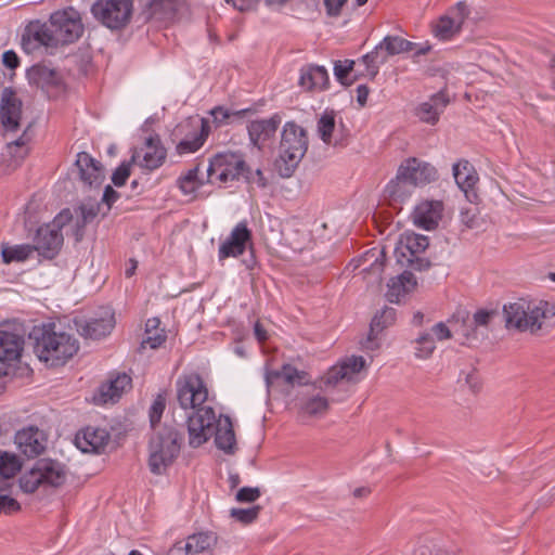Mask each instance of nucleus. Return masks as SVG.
Here are the masks:
<instances>
[{"label": "nucleus", "instance_id": "nucleus-1", "mask_svg": "<svg viewBox=\"0 0 555 555\" xmlns=\"http://www.w3.org/2000/svg\"><path fill=\"white\" fill-rule=\"evenodd\" d=\"M208 398V389L197 373L184 375L177 380V399L183 410L191 409L186 416L189 444L198 448L215 436L218 449L227 454H234L236 438L233 424L228 415L217 420L211 406H202Z\"/></svg>", "mask_w": 555, "mask_h": 555}, {"label": "nucleus", "instance_id": "nucleus-2", "mask_svg": "<svg viewBox=\"0 0 555 555\" xmlns=\"http://www.w3.org/2000/svg\"><path fill=\"white\" fill-rule=\"evenodd\" d=\"M34 351L38 359L51 367L65 365L79 350L78 340L66 332H56L55 324L34 327Z\"/></svg>", "mask_w": 555, "mask_h": 555}, {"label": "nucleus", "instance_id": "nucleus-3", "mask_svg": "<svg viewBox=\"0 0 555 555\" xmlns=\"http://www.w3.org/2000/svg\"><path fill=\"white\" fill-rule=\"evenodd\" d=\"M503 317L507 330L534 334L552 324L555 307L545 300L531 302L520 299L504 305Z\"/></svg>", "mask_w": 555, "mask_h": 555}, {"label": "nucleus", "instance_id": "nucleus-4", "mask_svg": "<svg viewBox=\"0 0 555 555\" xmlns=\"http://www.w3.org/2000/svg\"><path fill=\"white\" fill-rule=\"evenodd\" d=\"M308 146L307 130L293 120L286 121L281 131L279 157L275 160L281 177L288 178L293 175L306 155Z\"/></svg>", "mask_w": 555, "mask_h": 555}, {"label": "nucleus", "instance_id": "nucleus-5", "mask_svg": "<svg viewBox=\"0 0 555 555\" xmlns=\"http://www.w3.org/2000/svg\"><path fill=\"white\" fill-rule=\"evenodd\" d=\"M183 442V434L176 425L165 424L150 440V470L163 475L178 457Z\"/></svg>", "mask_w": 555, "mask_h": 555}, {"label": "nucleus", "instance_id": "nucleus-6", "mask_svg": "<svg viewBox=\"0 0 555 555\" xmlns=\"http://www.w3.org/2000/svg\"><path fill=\"white\" fill-rule=\"evenodd\" d=\"M66 480L65 466L55 460L39 459L20 477V487L25 493H34L39 487L62 486Z\"/></svg>", "mask_w": 555, "mask_h": 555}, {"label": "nucleus", "instance_id": "nucleus-7", "mask_svg": "<svg viewBox=\"0 0 555 555\" xmlns=\"http://www.w3.org/2000/svg\"><path fill=\"white\" fill-rule=\"evenodd\" d=\"M207 181L208 183H222L232 182L244 177L248 182L251 181L249 177V168L247 167L242 155L236 153H219L215 155L207 167Z\"/></svg>", "mask_w": 555, "mask_h": 555}, {"label": "nucleus", "instance_id": "nucleus-8", "mask_svg": "<svg viewBox=\"0 0 555 555\" xmlns=\"http://www.w3.org/2000/svg\"><path fill=\"white\" fill-rule=\"evenodd\" d=\"M24 335L12 324H0V377L13 376L24 350Z\"/></svg>", "mask_w": 555, "mask_h": 555}, {"label": "nucleus", "instance_id": "nucleus-9", "mask_svg": "<svg viewBox=\"0 0 555 555\" xmlns=\"http://www.w3.org/2000/svg\"><path fill=\"white\" fill-rule=\"evenodd\" d=\"M132 12V0H98L91 7L94 18L112 30L125 28L131 20Z\"/></svg>", "mask_w": 555, "mask_h": 555}, {"label": "nucleus", "instance_id": "nucleus-10", "mask_svg": "<svg viewBox=\"0 0 555 555\" xmlns=\"http://www.w3.org/2000/svg\"><path fill=\"white\" fill-rule=\"evenodd\" d=\"M49 22L55 48L75 42L83 33L80 15L73 8L52 13Z\"/></svg>", "mask_w": 555, "mask_h": 555}, {"label": "nucleus", "instance_id": "nucleus-11", "mask_svg": "<svg viewBox=\"0 0 555 555\" xmlns=\"http://www.w3.org/2000/svg\"><path fill=\"white\" fill-rule=\"evenodd\" d=\"M468 14L469 10L467 4L463 1L457 2L454 7L450 8L446 14L441 15L431 24L434 37L440 41L452 40L461 33L464 21Z\"/></svg>", "mask_w": 555, "mask_h": 555}, {"label": "nucleus", "instance_id": "nucleus-12", "mask_svg": "<svg viewBox=\"0 0 555 555\" xmlns=\"http://www.w3.org/2000/svg\"><path fill=\"white\" fill-rule=\"evenodd\" d=\"M141 11L139 18L143 22H156L168 25L176 21L178 0H140Z\"/></svg>", "mask_w": 555, "mask_h": 555}, {"label": "nucleus", "instance_id": "nucleus-13", "mask_svg": "<svg viewBox=\"0 0 555 555\" xmlns=\"http://www.w3.org/2000/svg\"><path fill=\"white\" fill-rule=\"evenodd\" d=\"M50 22L31 21L22 35L21 44L26 53H33L37 49L44 47L55 48Z\"/></svg>", "mask_w": 555, "mask_h": 555}, {"label": "nucleus", "instance_id": "nucleus-14", "mask_svg": "<svg viewBox=\"0 0 555 555\" xmlns=\"http://www.w3.org/2000/svg\"><path fill=\"white\" fill-rule=\"evenodd\" d=\"M281 122L282 116L279 113H274L268 118L251 120L247 125L250 144L259 151H262L267 144L275 138Z\"/></svg>", "mask_w": 555, "mask_h": 555}, {"label": "nucleus", "instance_id": "nucleus-15", "mask_svg": "<svg viewBox=\"0 0 555 555\" xmlns=\"http://www.w3.org/2000/svg\"><path fill=\"white\" fill-rule=\"evenodd\" d=\"M247 244L251 245V231L248 229L246 221H241L233 228L229 237L220 244L218 250L219 261L243 255Z\"/></svg>", "mask_w": 555, "mask_h": 555}, {"label": "nucleus", "instance_id": "nucleus-16", "mask_svg": "<svg viewBox=\"0 0 555 555\" xmlns=\"http://www.w3.org/2000/svg\"><path fill=\"white\" fill-rule=\"evenodd\" d=\"M400 178L406 179L410 184L415 188L430 183L437 178L436 168L427 162H423L416 157L405 159L398 168Z\"/></svg>", "mask_w": 555, "mask_h": 555}, {"label": "nucleus", "instance_id": "nucleus-17", "mask_svg": "<svg viewBox=\"0 0 555 555\" xmlns=\"http://www.w3.org/2000/svg\"><path fill=\"white\" fill-rule=\"evenodd\" d=\"M27 79L30 85L40 88L46 93H57L64 89L62 75L43 64H36L27 69Z\"/></svg>", "mask_w": 555, "mask_h": 555}, {"label": "nucleus", "instance_id": "nucleus-18", "mask_svg": "<svg viewBox=\"0 0 555 555\" xmlns=\"http://www.w3.org/2000/svg\"><path fill=\"white\" fill-rule=\"evenodd\" d=\"M364 366L365 359L362 356L347 357L340 363L332 366L321 378V383L327 388L344 379L351 380L352 376L363 370Z\"/></svg>", "mask_w": 555, "mask_h": 555}, {"label": "nucleus", "instance_id": "nucleus-19", "mask_svg": "<svg viewBox=\"0 0 555 555\" xmlns=\"http://www.w3.org/2000/svg\"><path fill=\"white\" fill-rule=\"evenodd\" d=\"M34 242L35 251L46 259H53L60 253L64 237L59 229L42 225L37 230Z\"/></svg>", "mask_w": 555, "mask_h": 555}, {"label": "nucleus", "instance_id": "nucleus-20", "mask_svg": "<svg viewBox=\"0 0 555 555\" xmlns=\"http://www.w3.org/2000/svg\"><path fill=\"white\" fill-rule=\"evenodd\" d=\"M216 543L217 535L214 532H198L189 535L184 541L176 542L168 555H198L210 550Z\"/></svg>", "mask_w": 555, "mask_h": 555}, {"label": "nucleus", "instance_id": "nucleus-21", "mask_svg": "<svg viewBox=\"0 0 555 555\" xmlns=\"http://www.w3.org/2000/svg\"><path fill=\"white\" fill-rule=\"evenodd\" d=\"M22 116V101L11 88H4L1 95L0 120L5 130L16 131Z\"/></svg>", "mask_w": 555, "mask_h": 555}, {"label": "nucleus", "instance_id": "nucleus-22", "mask_svg": "<svg viewBox=\"0 0 555 555\" xmlns=\"http://www.w3.org/2000/svg\"><path fill=\"white\" fill-rule=\"evenodd\" d=\"M442 211L441 201H423L414 208V224L426 231L435 230L441 220Z\"/></svg>", "mask_w": 555, "mask_h": 555}, {"label": "nucleus", "instance_id": "nucleus-23", "mask_svg": "<svg viewBox=\"0 0 555 555\" xmlns=\"http://www.w3.org/2000/svg\"><path fill=\"white\" fill-rule=\"evenodd\" d=\"M15 444L21 453L27 457H35L44 451L46 439L42 431L37 427L29 426L16 433Z\"/></svg>", "mask_w": 555, "mask_h": 555}, {"label": "nucleus", "instance_id": "nucleus-24", "mask_svg": "<svg viewBox=\"0 0 555 555\" xmlns=\"http://www.w3.org/2000/svg\"><path fill=\"white\" fill-rule=\"evenodd\" d=\"M75 166L78 168L80 180L89 186H100L105 178L104 168L89 153L77 154Z\"/></svg>", "mask_w": 555, "mask_h": 555}, {"label": "nucleus", "instance_id": "nucleus-25", "mask_svg": "<svg viewBox=\"0 0 555 555\" xmlns=\"http://www.w3.org/2000/svg\"><path fill=\"white\" fill-rule=\"evenodd\" d=\"M108 433L103 428L87 427L75 437V443L82 452H100L107 444Z\"/></svg>", "mask_w": 555, "mask_h": 555}, {"label": "nucleus", "instance_id": "nucleus-26", "mask_svg": "<svg viewBox=\"0 0 555 555\" xmlns=\"http://www.w3.org/2000/svg\"><path fill=\"white\" fill-rule=\"evenodd\" d=\"M298 85L307 91H323L328 88L330 77L326 68L320 65H307L300 69Z\"/></svg>", "mask_w": 555, "mask_h": 555}, {"label": "nucleus", "instance_id": "nucleus-27", "mask_svg": "<svg viewBox=\"0 0 555 555\" xmlns=\"http://www.w3.org/2000/svg\"><path fill=\"white\" fill-rule=\"evenodd\" d=\"M449 104V98L443 91H439L431 95L428 101L423 102L416 108V116L423 122L436 125L440 114Z\"/></svg>", "mask_w": 555, "mask_h": 555}, {"label": "nucleus", "instance_id": "nucleus-28", "mask_svg": "<svg viewBox=\"0 0 555 555\" xmlns=\"http://www.w3.org/2000/svg\"><path fill=\"white\" fill-rule=\"evenodd\" d=\"M144 154L140 162V166L143 169L153 171L159 168L167 156V151L163 146L158 135H151L145 140Z\"/></svg>", "mask_w": 555, "mask_h": 555}, {"label": "nucleus", "instance_id": "nucleus-29", "mask_svg": "<svg viewBox=\"0 0 555 555\" xmlns=\"http://www.w3.org/2000/svg\"><path fill=\"white\" fill-rule=\"evenodd\" d=\"M397 318V311L395 308L385 307L378 311L372 319L370 324V333L364 344L367 349H375L378 345L375 343L378 334L385 328L395 324Z\"/></svg>", "mask_w": 555, "mask_h": 555}, {"label": "nucleus", "instance_id": "nucleus-30", "mask_svg": "<svg viewBox=\"0 0 555 555\" xmlns=\"http://www.w3.org/2000/svg\"><path fill=\"white\" fill-rule=\"evenodd\" d=\"M416 286V280L412 272L404 271L400 275L389 280L386 298L389 302L398 304L408 293Z\"/></svg>", "mask_w": 555, "mask_h": 555}, {"label": "nucleus", "instance_id": "nucleus-31", "mask_svg": "<svg viewBox=\"0 0 555 555\" xmlns=\"http://www.w3.org/2000/svg\"><path fill=\"white\" fill-rule=\"evenodd\" d=\"M131 388V377L126 373H119L115 378L102 384L99 388L100 401L103 403L115 402L121 395Z\"/></svg>", "mask_w": 555, "mask_h": 555}, {"label": "nucleus", "instance_id": "nucleus-32", "mask_svg": "<svg viewBox=\"0 0 555 555\" xmlns=\"http://www.w3.org/2000/svg\"><path fill=\"white\" fill-rule=\"evenodd\" d=\"M453 177L459 188L468 197L469 192L478 182V175L468 160H461L453 165Z\"/></svg>", "mask_w": 555, "mask_h": 555}, {"label": "nucleus", "instance_id": "nucleus-33", "mask_svg": "<svg viewBox=\"0 0 555 555\" xmlns=\"http://www.w3.org/2000/svg\"><path fill=\"white\" fill-rule=\"evenodd\" d=\"M414 189L415 186L410 184L406 179L400 178V172L397 171L396 178L386 185L385 195L391 202L402 203L411 195Z\"/></svg>", "mask_w": 555, "mask_h": 555}, {"label": "nucleus", "instance_id": "nucleus-34", "mask_svg": "<svg viewBox=\"0 0 555 555\" xmlns=\"http://www.w3.org/2000/svg\"><path fill=\"white\" fill-rule=\"evenodd\" d=\"M1 257L5 264L12 262H24L30 258L35 251L34 246L30 244L10 245L9 243H1Z\"/></svg>", "mask_w": 555, "mask_h": 555}, {"label": "nucleus", "instance_id": "nucleus-35", "mask_svg": "<svg viewBox=\"0 0 555 555\" xmlns=\"http://www.w3.org/2000/svg\"><path fill=\"white\" fill-rule=\"evenodd\" d=\"M114 327V315L107 314L105 318L92 319L82 327V335L91 339H101L108 335Z\"/></svg>", "mask_w": 555, "mask_h": 555}, {"label": "nucleus", "instance_id": "nucleus-36", "mask_svg": "<svg viewBox=\"0 0 555 555\" xmlns=\"http://www.w3.org/2000/svg\"><path fill=\"white\" fill-rule=\"evenodd\" d=\"M253 113H255V109L251 107L231 111L224 106H216L210 111V115L212 117V121L216 124V127L233 124L236 120H241L248 114Z\"/></svg>", "mask_w": 555, "mask_h": 555}, {"label": "nucleus", "instance_id": "nucleus-37", "mask_svg": "<svg viewBox=\"0 0 555 555\" xmlns=\"http://www.w3.org/2000/svg\"><path fill=\"white\" fill-rule=\"evenodd\" d=\"M335 130V116L333 112H324L318 120L317 131L320 139L327 145L343 146V140L333 141V132Z\"/></svg>", "mask_w": 555, "mask_h": 555}, {"label": "nucleus", "instance_id": "nucleus-38", "mask_svg": "<svg viewBox=\"0 0 555 555\" xmlns=\"http://www.w3.org/2000/svg\"><path fill=\"white\" fill-rule=\"evenodd\" d=\"M416 43L409 41L400 36H386L378 44L377 49L385 50V55H396L405 52H412Z\"/></svg>", "mask_w": 555, "mask_h": 555}, {"label": "nucleus", "instance_id": "nucleus-39", "mask_svg": "<svg viewBox=\"0 0 555 555\" xmlns=\"http://www.w3.org/2000/svg\"><path fill=\"white\" fill-rule=\"evenodd\" d=\"M305 377L306 373L304 371H299L291 364H284L279 371L269 372L266 376V380L267 384L270 385L274 380L282 378L288 385H301L304 384Z\"/></svg>", "mask_w": 555, "mask_h": 555}, {"label": "nucleus", "instance_id": "nucleus-40", "mask_svg": "<svg viewBox=\"0 0 555 555\" xmlns=\"http://www.w3.org/2000/svg\"><path fill=\"white\" fill-rule=\"evenodd\" d=\"M209 126L206 119H202L201 131L196 132L192 139L181 140L177 146V153L180 155L194 153L199 150L208 137Z\"/></svg>", "mask_w": 555, "mask_h": 555}, {"label": "nucleus", "instance_id": "nucleus-41", "mask_svg": "<svg viewBox=\"0 0 555 555\" xmlns=\"http://www.w3.org/2000/svg\"><path fill=\"white\" fill-rule=\"evenodd\" d=\"M415 351L414 354L417 359H428L431 357L436 349L434 336L428 332L421 333L414 340Z\"/></svg>", "mask_w": 555, "mask_h": 555}, {"label": "nucleus", "instance_id": "nucleus-42", "mask_svg": "<svg viewBox=\"0 0 555 555\" xmlns=\"http://www.w3.org/2000/svg\"><path fill=\"white\" fill-rule=\"evenodd\" d=\"M382 49H375L361 57V62L365 65L366 72L371 78H374L379 70V66L385 64L387 60V55L382 53Z\"/></svg>", "mask_w": 555, "mask_h": 555}, {"label": "nucleus", "instance_id": "nucleus-43", "mask_svg": "<svg viewBox=\"0 0 555 555\" xmlns=\"http://www.w3.org/2000/svg\"><path fill=\"white\" fill-rule=\"evenodd\" d=\"M20 459L8 452H0V477L9 479L14 477L21 469Z\"/></svg>", "mask_w": 555, "mask_h": 555}, {"label": "nucleus", "instance_id": "nucleus-44", "mask_svg": "<svg viewBox=\"0 0 555 555\" xmlns=\"http://www.w3.org/2000/svg\"><path fill=\"white\" fill-rule=\"evenodd\" d=\"M429 246V238L422 234H411L406 236V243L402 251L410 256H416L424 253Z\"/></svg>", "mask_w": 555, "mask_h": 555}, {"label": "nucleus", "instance_id": "nucleus-45", "mask_svg": "<svg viewBox=\"0 0 555 555\" xmlns=\"http://www.w3.org/2000/svg\"><path fill=\"white\" fill-rule=\"evenodd\" d=\"M327 409V399L319 395L309 398L301 406V410L310 416L323 415Z\"/></svg>", "mask_w": 555, "mask_h": 555}, {"label": "nucleus", "instance_id": "nucleus-46", "mask_svg": "<svg viewBox=\"0 0 555 555\" xmlns=\"http://www.w3.org/2000/svg\"><path fill=\"white\" fill-rule=\"evenodd\" d=\"M496 314L498 312L495 310L478 309L473 317L469 318V326H475L478 332L482 330L481 334L483 335Z\"/></svg>", "mask_w": 555, "mask_h": 555}, {"label": "nucleus", "instance_id": "nucleus-47", "mask_svg": "<svg viewBox=\"0 0 555 555\" xmlns=\"http://www.w3.org/2000/svg\"><path fill=\"white\" fill-rule=\"evenodd\" d=\"M261 509L260 505H254L249 508H231L230 515L241 524L249 525L258 518Z\"/></svg>", "mask_w": 555, "mask_h": 555}, {"label": "nucleus", "instance_id": "nucleus-48", "mask_svg": "<svg viewBox=\"0 0 555 555\" xmlns=\"http://www.w3.org/2000/svg\"><path fill=\"white\" fill-rule=\"evenodd\" d=\"M166 408V396L164 393H158L151 408H150V423L153 428L160 422L162 415Z\"/></svg>", "mask_w": 555, "mask_h": 555}, {"label": "nucleus", "instance_id": "nucleus-49", "mask_svg": "<svg viewBox=\"0 0 555 555\" xmlns=\"http://www.w3.org/2000/svg\"><path fill=\"white\" fill-rule=\"evenodd\" d=\"M401 257L402 258H399L398 261L412 270L424 271L430 267V261L424 257H421L420 255L410 256L404 251H401Z\"/></svg>", "mask_w": 555, "mask_h": 555}, {"label": "nucleus", "instance_id": "nucleus-50", "mask_svg": "<svg viewBox=\"0 0 555 555\" xmlns=\"http://www.w3.org/2000/svg\"><path fill=\"white\" fill-rule=\"evenodd\" d=\"M354 65V61L352 60H345V61H336L334 65V75L336 79L346 86H350L352 81L346 82V78L349 75V73L352 70Z\"/></svg>", "mask_w": 555, "mask_h": 555}, {"label": "nucleus", "instance_id": "nucleus-51", "mask_svg": "<svg viewBox=\"0 0 555 555\" xmlns=\"http://www.w3.org/2000/svg\"><path fill=\"white\" fill-rule=\"evenodd\" d=\"M261 495V491L258 487H243L236 494L235 500L240 503H254Z\"/></svg>", "mask_w": 555, "mask_h": 555}, {"label": "nucleus", "instance_id": "nucleus-52", "mask_svg": "<svg viewBox=\"0 0 555 555\" xmlns=\"http://www.w3.org/2000/svg\"><path fill=\"white\" fill-rule=\"evenodd\" d=\"M131 171V162L121 163L112 175V182L115 186H122L128 180Z\"/></svg>", "mask_w": 555, "mask_h": 555}, {"label": "nucleus", "instance_id": "nucleus-53", "mask_svg": "<svg viewBox=\"0 0 555 555\" xmlns=\"http://www.w3.org/2000/svg\"><path fill=\"white\" fill-rule=\"evenodd\" d=\"M462 382H464L473 392L478 391L480 388L479 375L474 369L469 370L468 372L462 371L460 373L459 383Z\"/></svg>", "mask_w": 555, "mask_h": 555}, {"label": "nucleus", "instance_id": "nucleus-54", "mask_svg": "<svg viewBox=\"0 0 555 555\" xmlns=\"http://www.w3.org/2000/svg\"><path fill=\"white\" fill-rule=\"evenodd\" d=\"M79 218L82 220V224L92 222L99 214L98 204H82L78 207Z\"/></svg>", "mask_w": 555, "mask_h": 555}, {"label": "nucleus", "instance_id": "nucleus-55", "mask_svg": "<svg viewBox=\"0 0 555 555\" xmlns=\"http://www.w3.org/2000/svg\"><path fill=\"white\" fill-rule=\"evenodd\" d=\"M20 508H21V505L15 499H13L7 494H2L0 492V514L1 513L10 514V513L18 511Z\"/></svg>", "mask_w": 555, "mask_h": 555}, {"label": "nucleus", "instance_id": "nucleus-56", "mask_svg": "<svg viewBox=\"0 0 555 555\" xmlns=\"http://www.w3.org/2000/svg\"><path fill=\"white\" fill-rule=\"evenodd\" d=\"M166 334L164 330L145 334L143 344L149 345L152 349L160 347L166 340Z\"/></svg>", "mask_w": 555, "mask_h": 555}, {"label": "nucleus", "instance_id": "nucleus-57", "mask_svg": "<svg viewBox=\"0 0 555 555\" xmlns=\"http://www.w3.org/2000/svg\"><path fill=\"white\" fill-rule=\"evenodd\" d=\"M465 317H463V323L461 324L460 331L461 335L464 336L466 339H478L479 332L475 326H469V317L467 312H464Z\"/></svg>", "mask_w": 555, "mask_h": 555}, {"label": "nucleus", "instance_id": "nucleus-58", "mask_svg": "<svg viewBox=\"0 0 555 555\" xmlns=\"http://www.w3.org/2000/svg\"><path fill=\"white\" fill-rule=\"evenodd\" d=\"M384 266V253H380L379 257H377L369 268L363 269V271H367L370 274L375 276L376 281L380 282Z\"/></svg>", "mask_w": 555, "mask_h": 555}, {"label": "nucleus", "instance_id": "nucleus-59", "mask_svg": "<svg viewBox=\"0 0 555 555\" xmlns=\"http://www.w3.org/2000/svg\"><path fill=\"white\" fill-rule=\"evenodd\" d=\"M430 334L439 341L447 340L452 337L450 328L443 322L436 323L431 327Z\"/></svg>", "mask_w": 555, "mask_h": 555}, {"label": "nucleus", "instance_id": "nucleus-60", "mask_svg": "<svg viewBox=\"0 0 555 555\" xmlns=\"http://www.w3.org/2000/svg\"><path fill=\"white\" fill-rule=\"evenodd\" d=\"M73 219V215L69 209H63L60 214L55 216L52 223H49L51 228L59 229L61 232L62 228L66 225Z\"/></svg>", "mask_w": 555, "mask_h": 555}, {"label": "nucleus", "instance_id": "nucleus-61", "mask_svg": "<svg viewBox=\"0 0 555 555\" xmlns=\"http://www.w3.org/2000/svg\"><path fill=\"white\" fill-rule=\"evenodd\" d=\"M326 13L330 16H338L348 0H323Z\"/></svg>", "mask_w": 555, "mask_h": 555}, {"label": "nucleus", "instance_id": "nucleus-62", "mask_svg": "<svg viewBox=\"0 0 555 555\" xmlns=\"http://www.w3.org/2000/svg\"><path fill=\"white\" fill-rule=\"evenodd\" d=\"M2 62L10 69H15L20 65V59L13 50H8L3 53Z\"/></svg>", "mask_w": 555, "mask_h": 555}, {"label": "nucleus", "instance_id": "nucleus-63", "mask_svg": "<svg viewBox=\"0 0 555 555\" xmlns=\"http://www.w3.org/2000/svg\"><path fill=\"white\" fill-rule=\"evenodd\" d=\"M119 198V193L115 191L111 185H106L103 192L102 201L107 205L109 209L113 204Z\"/></svg>", "mask_w": 555, "mask_h": 555}, {"label": "nucleus", "instance_id": "nucleus-64", "mask_svg": "<svg viewBox=\"0 0 555 555\" xmlns=\"http://www.w3.org/2000/svg\"><path fill=\"white\" fill-rule=\"evenodd\" d=\"M461 222L472 229L476 225V214L472 208L461 210Z\"/></svg>", "mask_w": 555, "mask_h": 555}]
</instances>
